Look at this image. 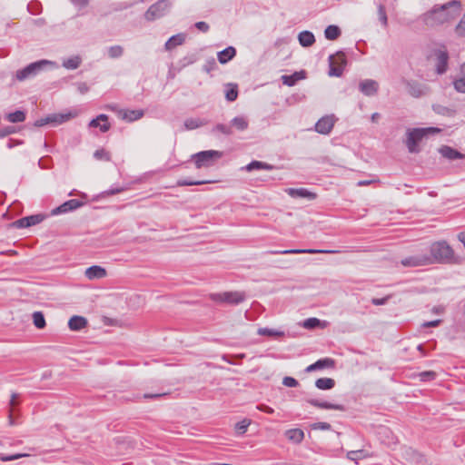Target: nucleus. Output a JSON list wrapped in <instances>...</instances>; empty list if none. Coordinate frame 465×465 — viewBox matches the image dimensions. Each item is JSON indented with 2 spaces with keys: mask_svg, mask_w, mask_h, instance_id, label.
I'll return each mask as SVG.
<instances>
[{
  "mask_svg": "<svg viewBox=\"0 0 465 465\" xmlns=\"http://www.w3.org/2000/svg\"><path fill=\"white\" fill-rule=\"evenodd\" d=\"M232 126L239 131H243L248 127V121L243 116H237L231 121V127Z\"/></svg>",
  "mask_w": 465,
  "mask_h": 465,
  "instance_id": "c9c22d12",
  "label": "nucleus"
},
{
  "mask_svg": "<svg viewBox=\"0 0 465 465\" xmlns=\"http://www.w3.org/2000/svg\"><path fill=\"white\" fill-rule=\"evenodd\" d=\"M419 377L421 381H430L436 378V372L432 371H422L419 373Z\"/></svg>",
  "mask_w": 465,
  "mask_h": 465,
  "instance_id": "3c124183",
  "label": "nucleus"
},
{
  "mask_svg": "<svg viewBox=\"0 0 465 465\" xmlns=\"http://www.w3.org/2000/svg\"><path fill=\"white\" fill-rule=\"evenodd\" d=\"M315 386L319 390H331L335 386V381L331 378H320L316 380Z\"/></svg>",
  "mask_w": 465,
  "mask_h": 465,
  "instance_id": "2f4dec72",
  "label": "nucleus"
},
{
  "mask_svg": "<svg viewBox=\"0 0 465 465\" xmlns=\"http://www.w3.org/2000/svg\"><path fill=\"white\" fill-rule=\"evenodd\" d=\"M439 129L436 128H415L412 130H409L407 132V140L406 145L410 153H419V143L428 134L439 132Z\"/></svg>",
  "mask_w": 465,
  "mask_h": 465,
  "instance_id": "7ed1b4c3",
  "label": "nucleus"
},
{
  "mask_svg": "<svg viewBox=\"0 0 465 465\" xmlns=\"http://www.w3.org/2000/svg\"><path fill=\"white\" fill-rule=\"evenodd\" d=\"M286 438L293 443H301L304 439V432L301 429H290L285 431Z\"/></svg>",
  "mask_w": 465,
  "mask_h": 465,
  "instance_id": "a878e982",
  "label": "nucleus"
},
{
  "mask_svg": "<svg viewBox=\"0 0 465 465\" xmlns=\"http://www.w3.org/2000/svg\"><path fill=\"white\" fill-rule=\"evenodd\" d=\"M448 54L445 51H439L436 58L437 73L441 74L446 72L448 65Z\"/></svg>",
  "mask_w": 465,
  "mask_h": 465,
  "instance_id": "4be33fe9",
  "label": "nucleus"
},
{
  "mask_svg": "<svg viewBox=\"0 0 465 465\" xmlns=\"http://www.w3.org/2000/svg\"><path fill=\"white\" fill-rule=\"evenodd\" d=\"M312 430H330L331 425L328 422L319 421L311 425Z\"/></svg>",
  "mask_w": 465,
  "mask_h": 465,
  "instance_id": "603ef678",
  "label": "nucleus"
},
{
  "mask_svg": "<svg viewBox=\"0 0 465 465\" xmlns=\"http://www.w3.org/2000/svg\"><path fill=\"white\" fill-rule=\"evenodd\" d=\"M389 299H390V296H386L383 298H373L371 300V303L374 305H383L388 302Z\"/></svg>",
  "mask_w": 465,
  "mask_h": 465,
  "instance_id": "bf43d9fd",
  "label": "nucleus"
},
{
  "mask_svg": "<svg viewBox=\"0 0 465 465\" xmlns=\"http://www.w3.org/2000/svg\"><path fill=\"white\" fill-rule=\"evenodd\" d=\"M94 156L97 160H104L107 162L111 160L110 153L104 149L96 150Z\"/></svg>",
  "mask_w": 465,
  "mask_h": 465,
  "instance_id": "8fccbe9b",
  "label": "nucleus"
},
{
  "mask_svg": "<svg viewBox=\"0 0 465 465\" xmlns=\"http://www.w3.org/2000/svg\"><path fill=\"white\" fill-rule=\"evenodd\" d=\"M28 456H29V454H26V453H17V454H13V455H5L3 453H0V460L12 461V460H15L20 458L28 457Z\"/></svg>",
  "mask_w": 465,
  "mask_h": 465,
  "instance_id": "09e8293b",
  "label": "nucleus"
},
{
  "mask_svg": "<svg viewBox=\"0 0 465 465\" xmlns=\"http://www.w3.org/2000/svg\"><path fill=\"white\" fill-rule=\"evenodd\" d=\"M33 321L35 326L38 329H43L45 326L44 314L40 312H35L33 313Z\"/></svg>",
  "mask_w": 465,
  "mask_h": 465,
  "instance_id": "79ce46f5",
  "label": "nucleus"
},
{
  "mask_svg": "<svg viewBox=\"0 0 465 465\" xmlns=\"http://www.w3.org/2000/svg\"><path fill=\"white\" fill-rule=\"evenodd\" d=\"M321 325V321L317 318H309V319H306L303 323H302V326L305 328V329H314L316 327H319Z\"/></svg>",
  "mask_w": 465,
  "mask_h": 465,
  "instance_id": "de8ad7c7",
  "label": "nucleus"
},
{
  "mask_svg": "<svg viewBox=\"0 0 465 465\" xmlns=\"http://www.w3.org/2000/svg\"><path fill=\"white\" fill-rule=\"evenodd\" d=\"M194 25L198 30H200L203 33H206L209 30V25L205 22H197V23H195Z\"/></svg>",
  "mask_w": 465,
  "mask_h": 465,
  "instance_id": "052dcab7",
  "label": "nucleus"
},
{
  "mask_svg": "<svg viewBox=\"0 0 465 465\" xmlns=\"http://www.w3.org/2000/svg\"><path fill=\"white\" fill-rule=\"evenodd\" d=\"M440 320H435L431 322H426L422 324L423 327L429 328V327H436L440 324Z\"/></svg>",
  "mask_w": 465,
  "mask_h": 465,
  "instance_id": "774afa93",
  "label": "nucleus"
},
{
  "mask_svg": "<svg viewBox=\"0 0 465 465\" xmlns=\"http://www.w3.org/2000/svg\"><path fill=\"white\" fill-rule=\"evenodd\" d=\"M257 409L263 412L269 413V414H272L274 412L272 408H271L267 405H264V404H261V405L257 406Z\"/></svg>",
  "mask_w": 465,
  "mask_h": 465,
  "instance_id": "e2e57ef3",
  "label": "nucleus"
},
{
  "mask_svg": "<svg viewBox=\"0 0 465 465\" xmlns=\"http://www.w3.org/2000/svg\"><path fill=\"white\" fill-rule=\"evenodd\" d=\"M257 333L261 336L269 337H282L284 335L283 331L270 328H259Z\"/></svg>",
  "mask_w": 465,
  "mask_h": 465,
  "instance_id": "4c0bfd02",
  "label": "nucleus"
},
{
  "mask_svg": "<svg viewBox=\"0 0 465 465\" xmlns=\"http://www.w3.org/2000/svg\"><path fill=\"white\" fill-rule=\"evenodd\" d=\"M88 125L94 128L98 127L102 133H106L111 128V124L108 123V116L104 114L91 120Z\"/></svg>",
  "mask_w": 465,
  "mask_h": 465,
  "instance_id": "2eb2a0df",
  "label": "nucleus"
},
{
  "mask_svg": "<svg viewBox=\"0 0 465 465\" xmlns=\"http://www.w3.org/2000/svg\"><path fill=\"white\" fill-rule=\"evenodd\" d=\"M77 90L80 94H84L89 91V87L85 83H78Z\"/></svg>",
  "mask_w": 465,
  "mask_h": 465,
  "instance_id": "680f3d73",
  "label": "nucleus"
},
{
  "mask_svg": "<svg viewBox=\"0 0 465 465\" xmlns=\"http://www.w3.org/2000/svg\"><path fill=\"white\" fill-rule=\"evenodd\" d=\"M215 132H220L225 135H231L232 134L231 125H226L223 124H216L213 129V133Z\"/></svg>",
  "mask_w": 465,
  "mask_h": 465,
  "instance_id": "a18cd8bd",
  "label": "nucleus"
},
{
  "mask_svg": "<svg viewBox=\"0 0 465 465\" xmlns=\"http://www.w3.org/2000/svg\"><path fill=\"white\" fill-rule=\"evenodd\" d=\"M460 14V3L452 0L442 5H435L422 15V21L429 26H436L450 22Z\"/></svg>",
  "mask_w": 465,
  "mask_h": 465,
  "instance_id": "f257e3e1",
  "label": "nucleus"
},
{
  "mask_svg": "<svg viewBox=\"0 0 465 465\" xmlns=\"http://www.w3.org/2000/svg\"><path fill=\"white\" fill-rule=\"evenodd\" d=\"M439 153L444 158L450 160V161L457 160V159H462L464 157V155L461 153H460L457 150H455L450 146H447V145L441 146L439 149Z\"/></svg>",
  "mask_w": 465,
  "mask_h": 465,
  "instance_id": "6ab92c4d",
  "label": "nucleus"
},
{
  "mask_svg": "<svg viewBox=\"0 0 465 465\" xmlns=\"http://www.w3.org/2000/svg\"><path fill=\"white\" fill-rule=\"evenodd\" d=\"M334 116L322 117L315 124V130L322 134H329L334 125Z\"/></svg>",
  "mask_w": 465,
  "mask_h": 465,
  "instance_id": "f8f14e48",
  "label": "nucleus"
},
{
  "mask_svg": "<svg viewBox=\"0 0 465 465\" xmlns=\"http://www.w3.org/2000/svg\"><path fill=\"white\" fill-rule=\"evenodd\" d=\"M362 453H363V450H351V451L347 452L346 457H347L348 460L355 461L356 463H358L357 460L361 458L360 455L362 454Z\"/></svg>",
  "mask_w": 465,
  "mask_h": 465,
  "instance_id": "864d4df0",
  "label": "nucleus"
},
{
  "mask_svg": "<svg viewBox=\"0 0 465 465\" xmlns=\"http://www.w3.org/2000/svg\"><path fill=\"white\" fill-rule=\"evenodd\" d=\"M407 90L413 97H420L424 94L421 86L415 82H407Z\"/></svg>",
  "mask_w": 465,
  "mask_h": 465,
  "instance_id": "72a5a7b5",
  "label": "nucleus"
},
{
  "mask_svg": "<svg viewBox=\"0 0 465 465\" xmlns=\"http://www.w3.org/2000/svg\"><path fill=\"white\" fill-rule=\"evenodd\" d=\"M185 40V36L183 34H178L175 35H173L168 39V41L165 43V49L166 50H172L177 45H181Z\"/></svg>",
  "mask_w": 465,
  "mask_h": 465,
  "instance_id": "c85d7f7f",
  "label": "nucleus"
},
{
  "mask_svg": "<svg viewBox=\"0 0 465 465\" xmlns=\"http://www.w3.org/2000/svg\"><path fill=\"white\" fill-rule=\"evenodd\" d=\"M204 123L199 118H189L186 119L184 122V126L188 130L196 129L202 125H203Z\"/></svg>",
  "mask_w": 465,
  "mask_h": 465,
  "instance_id": "a19ab883",
  "label": "nucleus"
},
{
  "mask_svg": "<svg viewBox=\"0 0 465 465\" xmlns=\"http://www.w3.org/2000/svg\"><path fill=\"white\" fill-rule=\"evenodd\" d=\"M285 192L292 198H307L309 200L316 199V193L306 188H288Z\"/></svg>",
  "mask_w": 465,
  "mask_h": 465,
  "instance_id": "4468645a",
  "label": "nucleus"
},
{
  "mask_svg": "<svg viewBox=\"0 0 465 465\" xmlns=\"http://www.w3.org/2000/svg\"><path fill=\"white\" fill-rule=\"evenodd\" d=\"M315 365H316L315 367L317 370H321L323 368H333L335 366V361L331 358H324V359L318 360L315 362Z\"/></svg>",
  "mask_w": 465,
  "mask_h": 465,
  "instance_id": "ea45409f",
  "label": "nucleus"
},
{
  "mask_svg": "<svg viewBox=\"0 0 465 465\" xmlns=\"http://www.w3.org/2000/svg\"><path fill=\"white\" fill-rule=\"evenodd\" d=\"M360 91L366 96H372L377 94L379 84L372 79H366L360 83Z\"/></svg>",
  "mask_w": 465,
  "mask_h": 465,
  "instance_id": "ddd939ff",
  "label": "nucleus"
},
{
  "mask_svg": "<svg viewBox=\"0 0 465 465\" xmlns=\"http://www.w3.org/2000/svg\"><path fill=\"white\" fill-rule=\"evenodd\" d=\"M71 3L76 6L84 7L88 5L89 0H70Z\"/></svg>",
  "mask_w": 465,
  "mask_h": 465,
  "instance_id": "0e129e2a",
  "label": "nucleus"
},
{
  "mask_svg": "<svg viewBox=\"0 0 465 465\" xmlns=\"http://www.w3.org/2000/svg\"><path fill=\"white\" fill-rule=\"evenodd\" d=\"M338 251L333 250H315V249H291L284 251H275L272 253H282V254H289V253H337Z\"/></svg>",
  "mask_w": 465,
  "mask_h": 465,
  "instance_id": "f3484780",
  "label": "nucleus"
},
{
  "mask_svg": "<svg viewBox=\"0 0 465 465\" xmlns=\"http://www.w3.org/2000/svg\"><path fill=\"white\" fill-rule=\"evenodd\" d=\"M143 116V110H121L119 117L123 120L133 122L141 119Z\"/></svg>",
  "mask_w": 465,
  "mask_h": 465,
  "instance_id": "aec40b11",
  "label": "nucleus"
},
{
  "mask_svg": "<svg viewBox=\"0 0 465 465\" xmlns=\"http://www.w3.org/2000/svg\"><path fill=\"white\" fill-rule=\"evenodd\" d=\"M223 156V153L215 150L202 151L191 156L197 169L213 166Z\"/></svg>",
  "mask_w": 465,
  "mask_h": 465,
  "instance_id": "20e7f679",
  "label": "nucleus"
},
{
  "mask_svg": "<svg viewBox=\"0 0 465 465\" xmlns=\"http://www.w3.org/2000/svg\"><path fill=\"white\" fill-rule=\"evenodd\" d=\"M123 53H124V49L120 45H114L108 49V55L111 58H118V57L122 56Z\"/></svg>",
  "mask_w": 465,
  "mask_h": 465,
  "instance_id": "49530a36",
  "label": "nucleus"
},
{
  "mask_svg": "<svg viewBox=\"0 0 465 465\" xmlns=\"http://www.w3.org/2000/svg\"><path fill=\"white\" fill-rule=\"evenodd\" d=\"M238 89L237 84H229L225 92V97L229 102H233L237 99Z\"/></svg>",
  "mask_w": 465,
  "mask_h": 465,
  "instance_id": "58836bf2",
  "label": "nucleus"
},
{
  "mask_svg": "<svg viewBox=\"0 0 465 465\" xmlns=\"http://www.w3.org/2000/svg\"><path fill=\"white\" fill-rule=\"evenodd\" d=\"M82 58L79 55L69 57L63 62V66L69 70H74L80 66Z\"/></svg>",
  "mask_w": 465,
  "mask_h": 465,
  "instance_id": "7c9ffc66",
  "label": "nucleus"
},
{
  "mask_svg": "<svg viewBox=\"0 0 465 465\" xmlns=\"http://www.w3.org/2000/svg\"><path fill=\"white\" fill-rule=\"evenodd\" d=\"M211 183L210 181H192L188 179H180L177 181L178 186L201 185Z\"/></svg>",
  "mask_w": 465,
  "mask_h": 465,
  "instance_id": "c03bdc74",
  "label": "nucleus"
},
{
  "mask_svg": "<svg viewBox=\"0 0 465 465\" xmlns=\"http://www.w3.org/2000/svg\"><path fill=\"white\" fill-rule=\"evenodd\" d=\"M5 118L10 123H22L25 120V114L24 111L17 110L14 113L7 114Z\"/></svg>",
  "mask_w": 465,
  "mask_h": 465,
  "instance_id": "f704fd0d",
  "label": "nucleus"
},
{
  "mask_svg": "<svg viewBox=\"0 0 465 465\" xmlns=\"http://www.w3.org/2000/svg\"><path fill=\"white\" fill-rule=\"evenodd\" d=\"M84 275L89 280L102 279L106 276V271L101 266L94 265L85 270Z\"/></svg>",
  "mask_w": 465,
  "mask_h": 465,
  "instance_id": "a211bd4d",
  "label": "nucleus"
},
{
  "mask_svg": "<svg viewBox=\"0 0 465 465\" xmlns=\"http://www.w3.org/2000/svg\"><path fill=\"white\" fill-rule=\"evenodd\" d=\"M236 54V50L232 46H229L223 51L218 53V61L221 64H226L228 61L232 59Z\"/></svg>",
  "mask_w": 465,
  "mask_h": 465,
  "instance_id": "cd10ccee",
  "label": "nucleus"
},
{
  "mask_svg": "<svg viewBox=\"0 0 465 465\" xmlns=\"http://www.w3.org/2000/svg\"><path fill=\"white\" fill-rule=\"evenodd\" d=\"M329 75L339 77L342 74L344 67L346 65V58L344 54L341 52L337 53L335 55H330L329 57Z\"/></svg>",
  "mask_w": 465,
  "mask_h": 465,
  "instance_id": "6e6552de",
  "label": "nucleus"
},
{
  "mask_svg": "<svg viewBox=\"0 0 465 465\" xmlns=\"http://www.w3.org/2000/svg\"><path fill=\"white\" fill-rule=\"evenodd\" d=\"M378 13H379V17H380L381 22L382 23V25L384 26H387L388 20H387V15H386L384 6L380 5L379 9H378Z\"/></svg>",
  "mask_w": 465,
  "mask_h": 465,
  "instance_id": "4d7b16f0",
  "label": "nucleus"
},
{
  "mask_svg": "<svg viewBox=\"0 0 465 465\" xmlns=\"http://www.w3.org/2000/svg\"><path fill=\"white\" fill-rule=\"evenodd\" d=\"M401 263L405 267H419L430 265V259L427 253L414 254L401 260Z\"/></svg>",
  "mask_w": 465,
  "mask_h": 465,
  "instance_id": "1a4fd4ad",
  "label": "nucleus"
},
{
  "mask_svg": "<svg viewBox=\"0 0 465 465\" xmlns=\"http://www.w3.org/2000/svg\"><path fill=\"white\" fill-rule=\"evenodd\" d=\"M80 206H82V203L80 201H78L76 199H72V200L64 202L60 206L53 209L51 211V214L52 215H58V214H61V213H65L76 210Z\"/></svg>",
  "mask_w": 465,
  "mask_h": 465,
  "instance_id": "9d476101",
  "label": "nucleus"
},
{
  "mask_svg": "<svg viewBox=\"0 0 465 465\" xmlns=\"http://www.w3.org/2000/svg\"><path fill=\"white\" fill-rule=\"evenodd\" d=\"M307 402L314 407H318L321 409L336 410V411H343L344 410V407L341 404L329 403L326 401H321L316 399H309V400H307Z\"/></svg>",
  "mask_w": 465,
  "mask_h": 465,
  "instance_id": "5701e85b",
  "label": "nucleus"
},
{
  "mask_svg": "<svg viewBox=\"0 0 465 465\" xmlns=\"http://www.w3.org/2000/svg\"><path fill=\"white\" fill-rule=\"evenodd\" d=\"M455 31L459 36H462V37L465 36V15L462 16L461 20L456 26Z\"/></svg>",
  "mask_w": 465,
  "mask_h": 465,
  "instance_id": "5fc2aeb1",
  "label": "nucleus"
},
{
  "mask_svg": "<svg viewBox=\"0 0 465 465\" xmlns=\"http://www.w3.org/2000/svg\"><path fill=\"white\" fill-rule=\"evenodd\" d=\"M211 299L217 302H225L228 304H238L244 301L245 294L241 292H226L223 293H213Z\"/></svg>",
  "mask_w": 465,
  "mask_h": 465,
  "instance_id": "0eeeda50",
  "label": "nucleus"
},
{
  "mask_svg": "<svg viewBox=\"0 0 465 465\" xmlns=\"http://www.w3.org/2000/svg\"><path fill=\"white\" fill-rule=\"evenodd\" d=\"M282 384L286 387L293 388L297 387L299 383L294 378L287 376L283 378Z\"/></svg>",
  "mask_w": 465,
  "mask_h": 465,
  "instance_id": "6e6d98bb",
  "label": "nucleus"
},
{
  "mask_svg": "<svg viewBox=\"0 0 465 465\" xmlns=\"http://www.w3.org/2000/svg\"><path fill=\"white\" fill-rule=\"evenodd\" d=\"M430 265L434 263H450L454 261V251L445 241L433 242L430 247Z\"/></svg>",
  "mask_w": 465,
  "mask_h": 465,
  "instance_id": "f03ea898",
  "label": "nucleus"
},
{
  "mask_svg": "<svg viewBox=\"0 0 465 465\" xmlns=\"http://www.w3.org/2000/svg\"><path fill=\"white\" fill-rule=\"evenodd\" d=\"M305 74H306L304 71L295 72L294 74H292L291 75H287V74L282 75L281 80L283 84L288 85V86H293L296 84V83L298 81L304 79Z\"/></svg>",
  "mask_w": 465,
  "mask_h": 465,
  "instance_id": "412c9836",
  "label": "nucleus"
},
{
  "mask_svg": "<svg viewBox=\"0 0 465 465\" xmlns=\"http://www.w3.org/2000/svg\"><path fill=\"white\" fill-rule=\"evenodd\" d=\"M15 133V128L14 126H6L3 129H0V139Z\"/></svg>",
  "mask_w": 465,
  "mask_h": 465,
  "instance_id": "13d9d810",
  "label": "nucleus"
},
{
  "mask_svg": "<svg viewBox=\"0 0 465 465\" xmlns=\"http://www.w3.org/2000/svg\"><path fill=\"white\" fill-rule=\"evenodd\" d=\"M341 29L337 25H333L327 26L324 31L326 39L331 41L336 40L341 35Z\"/></svg>",
  "mask_w": 465,
  "mask_h": 465,
  "instance_id": "473e14b6",
  "label": "nucleus"
},
{
  "mask_svg": "<svg viewBox=\"0 0 465 465\" xmlns=\"http://www.w3.org/2000/svg\"><path fill=\"white\" fill-rule=\"evenodd\" d=\"M74 116H76V114H72L70 112L65 114H52L47 116V120H49L50 124L56 126L69 121Z\"/></svg>",
  "mask_w": 465,
  "mask_h": 465,
  "instance_id": "dca6fc26",
  "label": "nucleus"
},
{
  "mask_svg": "<svg viewBox=\"0 0 465 465\" xmlns=\"http://www.w3.org/2000/svg\"><path fill=\"white\" fill-rule=\"evenodd\" d=\"M46 124H50L49 120H47V116L45 118H41V119L35 121V125L37 127H41V126H44Z\"/></svg>",
  "mask_w": 465,
  "mask_h": 465,
  "instance_id": "69168bd1",
  "label": "nucleus"
},
{
  "mask_svg": "<svg viewBox=\"0 0 465 465\" xmlns=\"http://www.w3.org/2000/svg\"><path fill=\"white\" fill-rule=\"evenodd\" d=\"M170 7L171 3L168 0H160L147 9L144 14V18L147 21H153L161 18L167 13Z\"/></svg>",
  "mask_w": 465,
  "mask_h": 465,
  "instance_id": "423d86ee",
  "label": "nucleus"
},
{
  "mask_svg": "<svg viewBox=\"0 0 465 465\" xmlns=\"http://www.w3.org/2000/svg\"><path fill=\"white\" fill-rule=\"evenodd\" d=\"M54 62L49 60H40L35 63H32L25 66V68L18 70L16 72V79L18 81H24L28 78H31L36 75L40 71H42L46 65H54Z\"/></svg>",
  "mask_w": 465,
  "mask_h": 465,
  "instance_id": "39448f33",
  "label": "nucleus"
},
{
  "mask_svg": "<svg viewBox=\"0 0 465 465\" xmlns=\"http://www.w3.org/2000/svg\"><path fill=\"white\" fill-rule=\"evenodd\" d=\"M379 435L382 438L383 436L387 438L386 439H382V441L388 445H391V444H393L396 442L395 440V437L392 435L391 431L386 428V427H381L380 428V430H379Z\"/></svg>",
  "mask_w": 465,
  "mask_h": 465,
  "instance_id": "e433bc0d",
  "label": "nucleus"
},
{
  "mask_svg": "<svg viewBox=\"0 0 465 465\" xmlns=\"http://www.w3.org/2000/svg\"><path fill=\"white\" fill-rule=\"evenodd\" d=\"M45 216L42 214H35L31 216L23 217L14 223V226L16 228H27L35 224L40 223L44 220Z\"/></svg>",
  "mask_w": 465,
  "mask_h": 465,
  "instance_id": "9b49d317",
  "label": "nucleus"
},
{
  "mask_svg": "<svg viewBox=\"0 0 465 465\" xmlns=\"http://www.w3.org/2000/svg\"><path fill=\"white\" fill-rule=\"evenodd\" d=\"M251 424V420L243 419L235 424V430L239 434H244Z\"/></svg>",
  "mask_w": 465,
  "mask_h": 465,
  "instance_id": "37998d69",
  "label": "nucleus"
},
{
  "mask_svg": "<svg viewBox=\"0 0 465 465\" xmlns=\"http://www.w3.org/2000/svg\"><path fill=\"white\" fill-rule=\"evenodd\" d=\"M165 395H166V393H155V394L145 393V394H143V398L144 399H159Z\"/></svg>",
  "mask_w": 465,
  "mask_h": 465,
  "instance_id": "338daca9",
  "label": "nucleus"
},
{
  "mask_svg": "<svg viewBox=\"0 0 465 465\" xmlns=\"http://www.w3.org/2000/svg\"><path fill=\"white\" fill-rule=\"evenodd\" d=\"M272 169H274L273 165L269 164V163H264V162H260V161H252V162H251L250 163H248L247 165H245L244 167L242 168V170H245L247 172H252L253 170H267V171H271Z\"/></svg>",
  "mask_w": 465,
  "mask_h": 465,
  "instance_id": "393cba45",
  "label": "nucleus"
},
{
  "mask_svg": "<svg viewBox=\"0 0 465 465\" xmlns=\"http://www.w3.org/2000/svg\"><path fill=\"white\" fill-rule=\"evenodd\" d=\"M453 84L458 92L465 93V63L461 65L460 75Z\"/></svg>",
  "mask_w": 465,
  "mask_h": 465,
  "instance_id": "c756f323",
  "label": "nucleus"
},
{
  "mask_svg": "<svg viewBox=\"0 0 465 465\" xmlns=\"http://www.w3.org/2000/svg\"><path fill=\"white\" fill-rule=\"evenodd\" d=\"M298 40L302 46L309 47L314 44L315 37L312 32L302 31L299 34Z\"/></svg>",
  "mask_w": 465,
  "mask_h": 465,
  "instance_id": "bb28decb",
  "label": "nucleus"
},
{
  "mask_svg": "<svg viewBox=\"0 0 465 465\" xmlns=\"http://www.w3.org/2000/svg\"><path fill=\"white\" fill-rule=\"evenodd\" d=\"M87 325V320L82 316H73L68 322V327L71 331H80Z\"/></svg>",
  "mask_w": 465,
  "mask_h": 465,
  "instance_id": "b1692460",
  "label": "nucleus"
}]
</instances>
